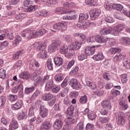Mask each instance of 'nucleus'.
<instances>
[{
  "instance_id": "58836bf2",
  "label": "nucleus",
  "mask_w": 130,
  "mask_h": 130,
  "mask_svg": "<svg viewBox=\"0 0 130 130\" xmlns=\"http://www.w3.org/2000/svg\"><path fill=\"white\" fill-rule=\"evenodd\" d=\"M113 9L114 10H117V11H122V9H123V6L120 4H113Z\"/></svg>"
},
{
  "instance_id": "09e8293b",
  "label": "nucleus",
  "mask_w": 130,
  "mask_h": 130,
  "mask_svg": "<svg viewBox=\"0 0 130 130\" xmlns=\"http://www.w3.org/2000/svg\"><path fill=\"white\" fill-rule=\"evenodd\" d=\"M119 104L121 106L123 110H126V109H127V108L128 107V106H127V104H126L125 102L120 101L119 102Z\"/></svg>"
},
{
  "instance_id": "e2e57ef3",
  "label": "nucleus",
  "mask_w": 130,
  "mask_h": 130,
  "mask_svg": "<svg viewBox=\"0 0 130 130\" xmlns=\"http://www.w3.org/2000/svg\"><path fill=\"white\" fill-rule=\"evenodd\" d=\"M75 36H77L78 38H81V39H83V40H85L87 38L86 35L84 34L77 33L76 34Z\"/></svg>"
},
{
  "instance_id": "69168bd1",
  "label": "nucleus",
  "mask_w": 130,
  "mask_h": 130,
  "mask_svg": "<svg viewBox=\"0 0 130 130\" xmlns=\"http://www.w3.org/2000/svg\"><path fill=\"white\" fill-rule=\"evenodd\" d=\"M109 117H100V121L102 123H106V122H108V120H109Z\"/></svg>"
},
{
  "instance_id": "f03ea898",
  "label": "nucleus",
  "mask_w": 130,
  "mask_h": 130,
  "mask_svg": "<svg viewBox=\"0 0 130 130\" xmlns=\"http://www.w3.org/2000/svg\"><path fill=\"white\" fill-rule=\"evenodd\" d=\"M26 35L28 38H34L38 36V32L32 28H27L23 30L21 34L22 37H26Z\"/></svg>"
},
{
  "instance_id": "0eeeda50",
  "label": "nucleus",
  "mask_w": 130,
  "mask_h": 130,
  "mask_svg": "<svg viewBox=\"0 0 130 130\" xmlns=\"http://www.w3.org/2000/svg\"><path fill=\"white\" fill-rule=\"evenodd\" d=\"M117 122L119 125H123L125 124V115L124 113H120L118 115Z\"/></svg>"
},
{
  "instance_id": "338daca9",
  "label": "nucleus",
  "mask_w": 130,
  "mask_h": 130,
  "mask_svg": "<svg viewBox=\"0 0 130 130\" xmlns=\"http://www.w3.org/2000/svg\"><path fill=\"white\" fill-rule=\"evenodd\" d=\"M55 80L58 82L62 81V75L61 74H57L55 76Z\"/></svg>"
},
{
  "instance_id": "13d9d810",
  "label": "nucleus",
  "mask_w": 130,
  "mask_h": 130,
  "mask_svg": "<svg viewBox=\"0 0 130 130\" xmlns=\"http://www.w3.org/2000/svg\"><path fill=\"white\" fill-rule=\"evenodd\" d=\"M69 50H70V49L68 48V47H62L60 49V52L63 54H64V53H67L69 52Z\"/></svg>"
},
{
  "instance_id": "de8ad7c7",
  "label": "nucleus",
  "mask_w": 130,
  "mask_h": 130,
  "mask_svg": "<svg viewBox=\"0 0 130 130\" xmlns=\"http://www.w3.org/2000/svg\"><path fill=\"white\" fill-rule=\"evenodd\" d=\"M75 130H84V123L80 122L77 124Z\"/></svg>"
},
{
  "instance_id": "6ab92c4d",
  "label": "nucleus",
  "mask_w": 130,
  "mask_h": 130,
  "mask_svg": "<svg viewBox=\"0 0 130 130\" xmlns=\"http://www.w3.org/2000/svg\"><path fill=\"white\" fill-rule=\"evenodd\" d=\"M19 77L20 79H22L23 80H29L31 75H30V73H29V72L25 71L20 73L19 74Z\"/></svg>"
},
{
  "instance_id": "680f3d73",
  "label": "nucleus",
  "mask_w": 130,
  "mask_h": 130,
  "mask_svg": "<svg viewBox=\"0 0 130 130\" xmlns=\"http://www.w3.org/2000/svg\"><path fill=\"white\" fill-rule=\"evenodd\" d=\"M48 50L49 52H50V53H51L52 52H54V51L56 50V49L52 44L49 46Z\"/></svg>"
},
{
  "instance_id": "6e6d98bb",
  "label": "nucleus",
  "mask_w": 130,
  "mask_h": 130,
  "mask_svg": "<svg viewBox=\"0 0 130 130\" xmlns=\"http://www.w3.org/2000/svg\"><path fill=\"white\" fill-rule=\"evenodd\" d=\"M69 85V78H66L61 84V87L62 88H65Z\"/></svg>"
},
{
  "instance_id": "4be33fe9",
  "label": "nucleus",
  "mask_w": 130,
  "mask_h": 130,
  "mask_svg": "<svg viewBox=\"0 0 130 130\" xmlns=\"http://www.w3.org/2000/svg\"><path fill=\"white\" fill-rule=\"evenodd\" d=\"M38 56L39 57V58H42V59H44V58H47V57H48L47 51L45 50H42L38 53Z\"/></svg>"
},
{
  "instance_id": "9b49d317",
  "label": "nucleus",
  "mask_w": 130,
  "mask_h": 130,
  "mask_svg": "<svg viewBox=\"0 0 130 130\" xmlns=\"http://www.w3.org/2000/svg\"><path fill=\"white\" fill-rule=\"evenodd\" d=\"M62 10H63L62 7L57 8L55 9V12L56 14H71V15H73L75 13V10H66L65 12H62Z\"/></svg>"
},
{
  "instance_id": "dca6fc26",
  "label": "nucleus",
  "mask_w": 130,
  "mask_h": 130,
  "mask_svg": "<svg viewBox=\"0 0 130 130\" xmlns=\"http://www.w3.org/2000/svg\"><path fill=\"white\" fill-rule=\"evenodd\" d=\"M55 84L53 83V80L49 79L46 83L45 90L47 92L50 91Z\"/></svg>"
},
{
  "instance_id": "3c124183",
  "label": "nucleus",
  "mask_w": 130,
  "mask_h": 130,
  "mask_svg": "<svg viewBox=\"0 0 130 130\" xmlns=\"http://www.w3.org/2000/svg\"><path fill=\"white\" fill-rule=\"evenodd\" d=\"M63 38L67 42H72V37L70 35H65L63 36Z\"/></svg>"
},
{
  "instance_id": "8fccbe9b",
  "label": "nucleus",
  "mask_w": 130,
  "mask_h": 130,
  "mask_svg": "<svg viewBox=\"0 0 130 130\" xmlns=\"http://www.w3.org/2000/svg\"><path fill=\"white\" fill-rule=\"evenodd\" d=\"M45 5H55L56 1L54 0H44Z\"/></svg>"
},
{
  "instance_id": "c85d7f7f",
  "label": "nucleus",
  "mask_w": 130,
  "mask_h": 130,
  "mask_svg": "<svg viewBox=\"0 0 130 130\" xmlns=\"http://www.w3.org/2000/svg\"><path fill=\"white\" fill-rule=\"evenodd\" d=\"M42 98L45 101H49V100L53 98V95L51 93H45L42 96Z\"/></svg>"
},
{
  "instance_id": "c03bdc74",
  "label": "nucleus",
  "mask_w": 130,
  "mask_h": 130,
  "mask_svg": "<svg viewBox=\"0 0 130 130\" xmlns=\"http://www.w3.org/2000/svg\"><path fill=\"white\" fill-rule=\"evenodd\" d=\"M73 55H74V52L69 49V51L66 53L65 56L67 58H72Z\"/></svg>"
},
{
  "instance_id": "6e6552de",
  "label": "nucleus",
  "mask_w": 130,
  "mask_h": 130,
  "mask_svg": "<svg viewBox=\"0 0 130 130\" xmlns=\"http://www.w3.org/2000/svg\"><path fill=\"white\" fill-rule=\"evenodd\" d=\"M47 45L46 41H45L43 43L42 42H36L32 45V47H37V50H40L45 48Z\"/></svg>"
},
{
  "instance_id": "393cba45",
  "label": "nucleus",
  "mask_w": 130,
  "mask_h": 130,
  "mask_svg": "<svg viewBox=\"0 0 130 130\" xmlns=\"http://www.w3.org/2000/svg\"><path fill=\"white\" fill-rule=\"evenodd\" d=\"M41 78V77L40 75H38L34 72L30 77V79L32 81H36V82H37L38 84H40Z\"/></svg>"
},
{
  "instance_id": "f257e3e1",
  "label": "nucleus",
  "mask_w": 130,
  "mask_h": 130,
  "mask_svg": "<svg viewBox=\"0 0 130 130\" xmlns=\"http://www.w3.org/2000/svg\"><path fill=\"white\" fill-rule=\"evenodd\" d=\"M125 28V24L120 23L115 26L113 28L111 27H108L106 28H102L100 30V33L102 35H108L111 34L114 36H117L120 32H121Z\"/></svg>"
},
{
  "instance_id": "cd10ccee",
  "label": "nucleus",
  "mask_w": 130,
  "mask_h": 130,
  "mask_svg": "<svg viewBox=\"0 0 130 130\" xmlns=\"http://www.w3.org/2000/svg\"><path fill=\"white\" fill-rule=\"evenodd\" d=\"M89 18V14L86 13L85 14L84 13H80L79 15V22H83V21H85L87 20Z\"/></svg>"
},
{
  "instance_id": "39448f33",
  "label": "nucleus",
  "mask_w": 130,
  "mask_h": 130,
  "mask_svg": "<svg viewBox=\"0 0 130 130\" xmlns=\"http://www.w3.org/2000/svg\"><path fill=\"white\" fill-rule=\"evenodd\" d=\"M100 14H101V10L100 9H94L91 10L89 12L91 20H96L100 16Z\"/></svg>"
},
{
  "instance_id": "e433bc0d",
  "label": "nucleus",
  "mask_w": 130,
  "mask_h": 130,
  "mask_svg": "<svg viewBox=\"0 0 130 130\" xmlns=\"http://www.w3.org/2000/svg\"><path fill=\"white\" fill-rule=\"evenodd\" d=\"M79 102L81 104H86L88 102V97L86 95L81 96L79 99Z\"/></svg>"
},
{
  "instance_id": "37998d69",
  "label": "nucleus",
  "mask_w": 130,
  "mask_h": 130,
  "mask_svg": "<svg viewBox=\"0 0 130 130\" xmlns=\"http://www.w3.org/2000/svg\"><path fill=\"white\" fill-rule=\"evenodd\" d=\"M77 15H73L72 16H63V20H76L77 19Z\"/></svg>"
},
{
  "instance_id": "9d476101",
  "label": "nucleus",
  "mask_w": 130,
  "mask_h": 130,
  "mask_svg": "<svg viewBox=\"0 0 130 130\" xmlns=\"http://www.w3.org/2000/svg\"><path fill=\"white\" fill-rule=\"evenodd\" d=\"M70 85H71V87L75 90H80L81 89V85L79 84L78 80L75 78H73L71 80Z\"/></svg>"
},
{
  "instance_id": "ea45409f",
  "label": "nucleus",
  "mask_w": 130,
  "mask_h": 130,
  "mask_svg": "<svg viewBox=\"0 0 130 130\" xmlns=\"http://www.w3.org/2000/svg\"><path fill=\"white\" fill-rule=\"evenodd\" d=\"M94 93H95L96 95H98V96H102L103 94H104V91H103V88L101 87L98 88V89L94 91Z\"/></svg>"
},
{
  "instance_id": "7ed1b4c3",
  "label": "nucleus",
  "mask_w": 130,
  "mask_h": 130,
  "mask_svg": "<svg viewBox=\"0 0 130 130\" xmlns=\"http://www.w3.org/2000/svg\"><path fill=\"white\" fill-rule=\"evenodd\" d=\"M31 1L29 0H25L24 1L23 4L25 7H26V8H27L25 10L26 12H28L29 13H30L34 11H36V9H37V6L30 5H31Z\"/></svg>"
},
{
  "instance_id": "4468645a",
  "label": "nucleus",
  "mask_w": 130,
  "mask_h": 130,
  "mask_svg": "<svg viewBox=\"0 0 130 130\" xmlns=\"http://www.w3.org/2000/svg\"><path fill=\"white\" fill-rule=\"evenodd\" d=\"M102 106L104 109L109 110L112 108L111 102L109 100H105L102 102Z\"/></svg>"
},
{
  "instance_id": "052dcab7",
  "label": "nucleus",
  "mask_w": 130,
  "mask_h": 130,
  "mask_svg": "<svg viewBox=\"0 0 130 130\" xmlns=\"http://www.w3.org/2000/svg\"><path fill=\"white\" fill-rule=\"evenodd\" d=\"M49 80V75H46L43 78H41L40 81V83L44 84L45 83L46 81H48Z\"/></svg>"
},
{
  "instance_id": "49530a36",
  "label": "nucleus",
  "mask_w": 130,
  "mask_h": 130,
  "mask_svg": "<svg viewBox=\"0 0 130 130\" xmlns=\"http://www.w3.org/2000/svg\"><path fill=\"white\" fill-rule=\"evenodd\" d=\"M8 99L11 102H14V101H16V100L18 99V96L16 95L10 94L8 96Z\"/></svg>"
},
{
  "instance_id": "1a4fd4ad",
  "label": "nucleus",
  "mask_w": 130,
  "mask_h": 130,
  "mask_svg": "<svg viewBox=\"0 0 130 130\" xmlns=\"http://www.w3.org/2000/svg\"><path fill=\"white\" fill-rule=\"evenodd\" d=\"M84 52L86 56H91L95 53V48L93 47H86L84 50Z\"/></svg>"
},
{
  "instance_id": "c9c22d12",
  "label": "nucleus",
  "mask_w": 130,
  "mask_h": 130,
  "mask_svg": "<svg viewBox=\"0 0 130 130\" xmlns=\"http://www.w3.org/2000/svg\"><path fill=\"white\" fill-rule=\"evenodd\" d=\"M40 93L41 92L39 90H36L30 97V100L31 101L35 100V99H36V98H37V97L40 95Z\"/></svg>"
},
{
  "instance_id": "f3484780",
  "label": "nucleus",
  "mask_w": 130,
  "mask_h": 130,
  "mask_svg": "<svg viewBox=\"0 0 130 130\" xmlns=\"http://www.w3.org/2000/svg\"><path fill=\"white\" fill-rule=\"evenodd\" d=\"M22 105H23L22 100H18L15 104L11 106L12 109H13V110H18V109H20L22 107Z\"/></svg>"
},
{
  "instance_id": "603ef678",
  "label": "nucleus",
  "mask_w": 130,
  "mask_h": 130,
  "mask_svg": "<svg viewBox=\"0 0 130 130\" xmlns=\"http://www.w3.org/2000/svg\"><path fill=\"white\" fill-rule=\"evenodd\" d=\"M121 81L123 84H124L127 82V78L126 74H123L121 75Z\"/></svg>"
},
{
  "instance_id": "72a5a7b5",
  "label": "nucleus",
  "mask_w": 130,
  "mask_h": 130,
  "mask_svg": "<svg viewBox=\"0 0 130 130\" xmlns=\"http://www.w3.org/2000/svg\"><path fill=\"white\" fill-rule=\"evenodd\" d=\"M47 67L49 71H52L53 70V64H52L51 59H48L47 61Z\"/></svg>"
},
{
  "instance_id": "0e129e2a",
  "label": "nucleus",
  "mask_w": 130,
  "mask_h": 130,
  "mask_svg": "<svg viewBox=\"0 0 130 130\" xmlns=\"http://www.w3.org/2000/svg\"><path fill=\"white\" fill-rule=\"evenodd\" d=\"M123 64L124 68H126L127 69H130V62L127 60H124L123 61Z\"/></svg>"
},
{
  "instance_id": "7c9ffc66",
  "label": "nucleus",
  "mask_w": 130,
  "mask_h": 130,
  "mask_svg": "<svg viewBox=\"0 0 130 130\" xmlns=\"http://www.w3.org/2000/svg\"><path fill=\"white\" fill-rule=\"evenodd\" d=\"M121 50L119 48H113L109 50V53L111 54H115V53H120Z\"/></svg>"
},
{
  "instance_id": "a878e982",
  "label": "nucleus",
  "mask_w": 130,
  "mask_h": 130,
  "mask_svg": "<svg viewBox=\"0 0 130 130\" xmlns=\"http://www.w3.org/2000/svg\"><path fill=\"white\" fill-rule=\"evenodd\" d=\"M22 91L23 90V84H17L16 86H15L12 89V93H17L18 91Z\"/></svg>"
},
{
  "instance_id": "a211bd4d",
  "label": "nucleus",
  "mask_w": 130,
  "mask_h": 130,
  "mask_svg": "<svg viewBox=\"0 0 130 130\" xmlns=\"http://www.w3.org/2000/svg\"><path fill=\"white\" fill-rule=\"evenodd\" d=\"M74 106H73L69 107L67 109L66 114L67 117L70 119V120H72V118H71V117H72L73 116V114H74Z\"/></svg>"
},
{
  "instance_id": "412c9836",
  "label": "nucleus",
  "mask_w": 130,
  "mask_h": 130,
  "mask_svg": "<svg viewBox=\"0 0 130 130\" xmlns=\"http://www.w3.org/2000/svg\"><path fill=\"white\" fill-rule=\"evenodd\" d=\"M39 66H40V64L36 60H31L29 63V68L31 70H36Z\"/></svg>"
},
{
  "instance_id": "774afa93",
  "label": "nucleus",
  "mask_w": 130,
  "mask_h": 130,
  "mask_svg": "<svg viewBox=\"0 0 130 130\" xmlns=\"http://www.w3.org/2000/svg\"><path fill=\"white\" fill-rule=\"evenodd\" d=\"M85 4L88 6H95V4L93 0L86 1Z\"/></svg>"
},
{
  "instance_id": "20e7f679",
  "label": "nucleus",
  "mask_w": 130,
  "mask_h": 130,
  "mask_svg": "<svg viewBox=\"0 0 130 130\" xmlns=\"http://www.w3.org/2000/svg\"><path fill=\"white\" fill-rule=\"evenodd\" d=\"M53 29L51 30L53 31V32H56V31H58V30H60V31L63 32V31H66L67 29V25L62 23H58L53 25Z\"/></svg>"
},
{
  "instance_id": "423d86ee",
  "label": "nucleus",
  "mask_w": 130,
  "mask_h": 130,
  "mask_svg": "<svg viewBox=\"0 0 130 130\" xmlns=\"http://www.w3.org/2000/svg\"><path fill=\"white\" fill-rule=\"evenodd\" d=\"M35 109H36V107H35L34 105H32L29 109L28 117H32V118L28 120L30 123H31V122H34V121L36 120V117H35V116H34V110H35Z\"/></svg>"
},
{
  "instance_id": "864d4df0",
  "label": "nucleus",
  "mask_w": 130,
  "mask_h": 130,
  "mask_svg": "<svg viewBox=\"0 0 130 130\" xmlns=\"http://www.w3.org/2000/svg\"><path fill=\"white\" fill-rule=\"evenodd\" d=\"M34 90H35V87L33 86L29 88H26L25 90V94H30V93H32Z\"/></svg>"
},
{
  "instance_id": "c756f323",
  "label": "nucleus",
  "mask_w": 130,
  "mask_h": 130,
  "mask_svg": "<svg viewBox=\"0 0 130 130\" xmlns=\"http://www.w3.org/2000/svg\"><path fill=\"white\" fill-rule=\"evenodd\" d=\"M21 41H22V38H21V36H16L15 39L13 41L12 45L14 47H16V46H17V45H18V44L19 42H21Z\"/></svg>"
},
{
  "instance_id": "bf43d9fd",
  "label": "nucleus",
  "mask_w": 130,
  "mask_h": 130,
  "mask_svg": "<svg viewBox=\"0 0 130 130\" xmlns=\"http://www.w3.org/2000/svg\"><path fill=\"white\" fill-rule=\"evenodd\" d=\"M87 42L89 43V44H92L95 43V37H89L87 39Z\"/></svg>"
},
{
  "instance_id": "4d7b16f0",
  "label": "nucleus",
  "mask_w": 130,
  "mask_h": 130,
  "mask_svg": "<svg viewBox=\"0 0 130 130\" xmlns=\"http://www.w3.org/2000/svg\"><path fill=\"white\" fill-rule=\"evenodd\" d=\"M111 94L113 96H118L120 95V91L115 89H113L111 90Z\"/></svg>"
},
{
  "instance_id": "ddd939ff",
  "label": "nucleus",
  "mask_w": 130,
  "mask_h": 130,
  "mask_svg": "<svg viewBox=\"0 0 130 130\" xmlns=\"http://www.w3.org/2000/svg\"><path fill=\"white\" fill-rule=\"evenodd\" d=\"M40 115L43 118L48 115V110L44 106H41L40 108Z\"/></svg>"
},
{
  "instance_id": "a18cd8bd",
  "label": "nucleus",
  "mask_w": 130,
  "mask_h": 130,
  "mask_svg": "<svg viewBox=\"0 0 130 130\" xmlns=\"http://www.w3.org/2000/svg\"><path fill=\"white\" fill-rule=\"evenodd\" d=\"M0 78L1 79H6V70L3 68L0 69Z\"/></svg>"
},
{
  "instance_id": "5fc2aeb1",
  "label": "nucleus",
  "mask_w": 130,
  "mask_h": 130,
  "mask_svg": "<svg viewBox=\"0 0 130 130\" xmlns=\"http://www.w3.org/2000/svg\"><path fill=\"white\" fill-rule=\"evenodd\" d=\"M88 117L91 120H93V119H95V118H96V115L95 114V113H93V112L91 111L88 113Z\"/></svg>"
},
{
  "instance_id": "a19ab883",
  "label": "nucleus",
  "mask_w": 130,
  "mask_h": 130,
  "mask_svg": "<svg viewBox=\"0 0 130 130\" xmlns=\"http://www.w3.org/2000/svg\"><path fill=\"white\" fill-rule=\"evenodd\" d=\"M25 17H27V15L25 13H20L17 14L15 18L16 20H23V19H25Z\"/></svg>"
},
{
  "instance_id": "bb28decb",
  "label": "nucleus",
  "mask_w": 130,
  "mask_h": 130,
  "mask_svg": "<svg viewBox=\"0 0 130 130\" xmlns=\"http://www.w3.org/2000/svg\"><path fill=\"white\" fill-rule=\"evenodd\" d=\"M120 41H121V43H123L124 45H130V38L127 37H122Z\"/></svg>"
},
{
  "instance_id": "2f4dec72",
  "label": "nucleus",
  "mask_w": 130,
  "mask_h": 130,
  "mask_svg": "<svg viewBox=\"0 0 130 130\" xmlns=\"http://www.w3.org/2000/svg\"><path fill=\"white\" fill-rule=\"evenodd\" d=\"M123 56H124V55H122V54L118 53L114 57L113 60L115 61V62H118Z\"/></svg>"
},
{
  "instance_id": "f704fd0d",
  "label": "nucleus",
  "mask_w": 130,
  "mask_h": 130,
  "mask_svg": "<svg viewBox=\"0 0 130 130\" xmlns=\"http://www.w3.org/2000/svg\"><path fill=\"white\" fill-rule=\"evenodd\" d=\"M11 124L13 127L14 129H17L18 127H19V125L18 124V122L17 121V120L15 118H13L12 120V122H11Z\"/></svg>"
},
{
  "instance_id": "79ce46f5",
  "label": "nucleus",
  "mask_w": 130,
  "mask_h": 130,
  "mask_svg": "<svg viewBox=\"0 0 130 130\" xmlns=\"http://www.w3.org/2000/svg\"><path fill=\"white\" fill-rule=\"evenodd\" d=\"M113 6V5H112V4L111 3H110L109 2H106L105 3L104 5L105 9H106V10H107V11H110V10L112 9Z\"/></svg>"
},
{
  "instance_id": "b1692460",
  "label": "nucleus",
  "mask_w": 130,
  "mask_h": 130,
  "mask_svg": "<svg viewBox=\"0 0 130 130\" xmlns=\"http://www.w3.org/2000/svg\"><path fill=\"white\" fill-rule=\"evenodd\" d=\"M92 58L96 61H99V60H103V59L104 58V56L103 55V53H102V52H99L98 53V54L94 55L92 57Z\"/></svg>"
},
{
  "instance_id": "f8f14e48",
  "label": "nucleus",
  "mask_w": 130,
  "mask_h": 130,
  "mask_svg": "<svg viewBox=\"0 0 130 130\" xmlns=\"http://www.w3.org/2000/svg\"><path fill=\"white\" fill-rule=\"evenodd\" d=\"M82 46V43L80 42H73L69 47L71 50H78L80 49Z\"/></svg>"
},
{
  "instance_id": "2eb2a0df",
  "label": "nucleus",
  "mask_w": 130,
  "mask_h": 130,
  "mask_svg": "<svg viewBox=\"0 0 130 130\" xmlns=\"http://www.w3.org/2000/svg\"><path fill=\"white\" fill-rule=\"evenodd\" d=\"M51 123L49 121L44 122L40 126V130H50L51 128Z\"/></svg>"
},
{
  "instance_id": "4c0bfd02",
  "label": "nucleus",
  "mask_w": 130,
  "mask_h": 130,
  "mask_svg": "<svg viewBox=\"0 0 130 130\" xmlns=\"http://www.w3.org/2000/svg\"><path fill=\"white\" fill-rule=\"evenodd\" d=\"M86 84L87 86L89 87V88H90L91 89H93V90H94V89L96 88L97 86H96V84H95V83H93V82H91V81H89L88 79H86Z\"/></svg>"
},
{
  "instance_id": "473e14b6",
  "label": "nucleus",
  "mask_w": 130,
  "mask_h": 130,
  "mask_svg": "<svg viewBox=\"0 0 130 130\" xmlns=\"http://www.w3.org/2000/svg\"><path fill=\"white\" fill-rule=\"evenodd\" d=\"M60 91V86L56 85H54L52 88H51V91L52 93H54L55 94H56L58 93Z\"/></svg>"
},
{
  "instance_id": "aec40b11",
  "label": "nucleus",
  "mask_w": 130,
  "mask_h": 130,
  "mask_svg": "<svg viewBox=\"0 0 130 130\" xmlns=\"http://www.w3.org/2000/svg\"><path fill=\"white\" fill-rule=\"evenodd\" d=\"M53 127L56 129H60L62 127V122H61V118L57 119L55 121Z\"/></svg>"
},
{
  "instance_id": "5701e85b",
  "label": "nucleus",
  "mask_w": 130,
  "mask_h": 130,
  "mask_svg": "<svg viewBox=\"0 0 130 130\" xmlns=\"http://www.w3.org/2000/svg\"><path fill=\"white\" fill-rule=\"evenodd\" d=\"M55 64L57 67H60L63 63V59L61 57H56L54 59Z\"/></svg>"
}]
</instances>
